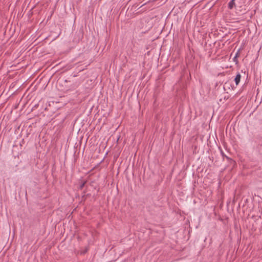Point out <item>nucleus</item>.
Masks as SVG:
<instances>
[{
	"instance_id": "nucleus-4",
	"label": "nucleus",
	"mask_w": 262,
	"mask_h": 262,
	"mask_svg": "<svg viewBox=\"0 0 262 262\" xmlns=\"http://www.w3.org/2000/svg\"><path fill=\"white\" fill-rule=\"evenodd\" d=\"M238 53H237L235 56V57L233 58V61L237 63L238 62V60L237 59V57L238 56Z\"/></svg>"
},
{
	"instance_id": "nucleus-3",
	"label": "nucleus",
	"mask_w": 262,
	"mask_h": 262,
	"mask_svg": "<svg viewBox=\"0 0 262 262\" xmlns=\"http://www.w3.org/2000/svg\"><path fill=\"white\" fill-rule=\"evenodd\" d=\"M86 183V181H82L81 184H80V185L79 186V189H80V190H82L83 189V188L84 187V185H85Z\"/></svg>"
},
{
	"instance_id": "nucleus-5",
	"label": "nucleus",
	"mask_w": 262,
	"mask_h": 262,
	"mask_svg": "<svg viewBox=\"0 0 262 262\" xmlns=\"http://www.w3.org/2000/svg\"><path fill=\"white\" fill-rule=\"evenodd\" d=\"M227 84V82H226V83H225V86H226Z\"/></svg>"
},
{
	"instance_id": "nucleus-2",
	"label": "nucleus",
	"mask_w": 262,
	"mask_h": 262,
	"mask_svg": "<svg viewBox=\"0 0 262 262\" xmlns=\"http://www.w3.org/2000/svg\"><path fill=\"white\" fill-rule=\"evenodd\" d=\"M235 0H231L229 3H228V8L229 9H232L234 6H235Z\"/></svg>"
},
{
	"instance_id": "nucleus-1",
	"label": "nucleus",
	"mask_w": 262,
	"mask_h": 262,
	"mask_svg": "<svg viewBox=\"0 0 262 262\" xmlns=\"http://www.w3.org/2000/svg\"><path fill=\"white\" fill-rule=\"evenodd\" d=\"M241 74L239 73H238L234 78V81L235 82L236 85H237L239 84L241 80Z\"/></svg>"
}]
</instances>
